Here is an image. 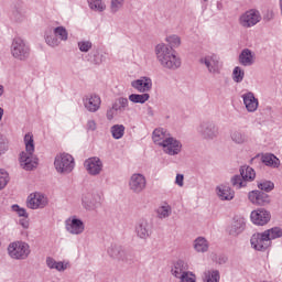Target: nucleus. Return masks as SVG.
<instances>
[{
    "mask_svg": "<svg viewBox=\"0 0 282 282\" xmlns=\"http://www.w3.org/2000/svg\"><path fill=\"white\" fill-rule=\"evenodd\" d=\"M248 199L253 206H268L270 204V195L259 189L249 192Z\"/></svg>",
    "mask_w": 282,
    "mask_h": 282,
    "instance_id": "20",
    "label": "nucleus"
},
{
    "mask_svg": "<svg viewBox=\"0 0 282 282\" xmlns=\"http://www.w3.org/2000/svg\"><path fill=\"white\" fill-rule=\"evenodd\" d=\"M46 265L50 270H56L57 272H65L69 267L68 262L56 261L54 258H46Z\"/></svg>",
    "mask_w": 282,
    "mask_h": 282,
    "instance_id": "27",
    "label": "nucleus"
},
{
    "mask_svg": "<svg viewBox=\"0 0 282 282\" xmlns=\"http://www.w3.org/2000/svg\"><path fill=\"white\" fill-rule=\"evenodd\" d=\"M197 131L204 140H215L219 135V128L213 121H203L198 127Z\"/></svg>",
    "mask_w": 282,
    "mask_h": 282,
    "instance_id": "11",
    "label": "nucleus"
},
{
    "mask_svg": "<svg viewBox=\"0 0 282 282\" xmlns=\"http://www.w3.org/2000/svg\"><path fill=\"white\" fill-rule=\"evenodd\" d=\"M55 36L58 39L59 43L61 41H67L68 34L67 30L63 26H57L53 30Z\"/></svg>",
    "mask_w": 282,
    "mask_h": 282,
    "instance_id": "41",
    "label": "nucleus"
},
{
    "mask_svg": "<svg viewBox=\"0 0 282 282\" xmlns=\"http://www.w3.org/2000/svg\"><path fill=\"white\" fill-rule=\"evenodd\" d=\"M31 252L30 245L23 240H15L7 247V253L14 261H25Z\"/></svg>",
    "mask_w": 282,
    "mask_h": 282,
    "instance_id": "5",
    "label": "nucleus"
},
{
    "mask_svg": "<svg viewBox=\"0 0 282 282\" xmlns=\"http://www.w3.org/2000/svg\"><path fill=\"white\" fill-rule=\"evenodd\" d=\"M80 202L84 210L94 213L102 206V193L96 188L86 189L82 194Z\"/></svg>",
    "mask_w": 282,
    "mask_h": 282,
    "instance_id": "3",
    "label": "nucleus"
},
{
    "mask_svg": "<svg viewBox=\"0 0 282 282\" xmlns=\"http://www.w3.org/2000/svg\"><path fill=\"white\" fill-rule=\"evenodd\" d=\"M105 61V55L96 52V53H91L90 55V63H94V65H100L102 64Z\"/></svg>",
    "mask_w": 282,
    "mask_h": 282,
    "instance_id": "45",
    "label": "nucleus"
},
{
    "mask_svg": "<svg viewBox=\"0 0 282 282\" xmlns=\"http://www.w3.org/2000/svg\"><path fill=\"white\" fill-rule=\"evenodd\" d=\"M45 42L50 45V47H58L61 45V40L53 33H48L45 36Z\"/></svg>",
    "mask_w": 282,
    "mask_h": 282,
    "instance_id": "39",
    "label": "nucleus"
},
{
    "mask_svg": "<svg viewBox=\"0 0 282 282\" xmlns=\"http://www.w3.org/2000/svg\"><path fill=\"white\" fill-rule=\"evenodd\" d=\"M116 112L117 111H123L121 108H120V104H118V101H116L115 104H112V107H111Z\"/></svg>",
    "mask_w": 282,
    "mask_h": 282,
    "instance_id": "54",
    "label": "nucleus"
},
{
    "mask_svg": "<svg viewBox=\"0 0 282 282\" xmlns=\"http://www.w3.org/2000/svg\"><path fill=\"white\" fill-rule=\"evenodd\" d=\"M240 175H241L242 180H245L247 182H254V178L257 177V172H254V169H252L248 165H243L240 169Z\"/></svg>",
    "mask_w": 282,
    "mask_h": 282,
    "instance_id": "31",
    "label": "nucleus"
},
{
    "mask_svg": "<svg viewBox=\"0 0 282 282\" xmlns=\"http://www.w3.org/2000/svg\"><path fill=\"white\" fill-rule=\"evenodd\" d=\"M220 275L218 270H207L204 272V282H219Z\"/></svg>",
    "mask_w": 282,
    "mask_h": 282,
    "instance_id": "35",
    "label": "nucleus"
},
{
    "mask_svg": "<svg viewBox=\"0 0 282 282\" xmlns=\"http://www.w3.org/2000/svg\"><path fill=\"white\" fill-rule=\"evenodd\" d=\"M250 219L254 226H268L272 219V214L265 208H257L251 212Z\"/></svg>",
    "mask_w": 282,
    "mask_h": 282,
    "instance_id": "14",
    "label": "nucleus"
},
{
    "mask_svg": "<svg viewBox=\"0 0 282 282\" xmlns=\"http://www.w3.org/2000/svg\"><path fill=\"white\" fill-rule=\"evenodd\" d=\"M64 226L66 232L72 237H80L85 234V221L76 215L68 217Z\"/></svg>",
    "mask_w": 282,
    "mask_h": 282,
    "instance_id": "10",
    "label": "nucleus"
},
{
    "mask_svg": "<svg viewBox=\"0 0 282 282\" xmlns=\"http://www.w3.org/2000/svg\"><path fill=\"white\" fill-rule=\"evenodd\" d=\"M83 105L89 113H96V111H99L100 105H102V99L96 94L86 95L83 97Z\"/></svg>",
    "mask_w": 282,
    "mask_h": 282,
    "instance_id": "18",
    "label": "nucleus"
},
{
    "mask_svg": "<svg viewBox=\"0 0 282 282\" xmlns=\"http://www.w3.org/2000/svg\"><path fill=\"white\" fill-rule=\"evenodd\" d=\"M117 102H118L119 107L122 109V111H124V109H127V107H129V99L127 97H119L117 99Z\"/></svg>",
    "mask_w": 282,
    "mask_h": 282,
    "instance_id": "50",
    "label": "nucleus"
},
{
    "mask_svg": "<svg viewBox=\"0 0 282 282\" xmlns=\"http://www.w3.org/2000/svg\"><path fill=\"white\" fill-rule=\"evenodd\" d=\"M148 116H153V108H148Z\"/></svg>",
    "mask_w": 282,
    "mask_h": 282,
    "instance_id": "58",
    "label": "nucleus"
},
{
    "mask_svg": "<svg viewBox=\"0 0 282 282\" xmlns=\"http://www.w3.org/2000/svg\"><path fill=\"white\" fill-rule=\"evenodd\" d=\"M91 42L90 41H79L78 42V47L82 52H89L91 50Z\"/></svg>",
    "mask_w": 282,
    "mask_h": 282,
    "instance_id": "47",
    "label": "nucleus"
},
{
    "mask_svg": "<svg viewBox=\"0 0 282 282\" xmlns=\"http://www.w3.org/2000/svg\"><path fill=\"white\" fill-rule=\"evenodd\" d=\"M8 186V172L6 170H0V191Z\"/></svg>",
    "mask_w": 282,
    "mask_h": 282,
    "instance_id": "46",
    "label": "nucleus"
},
{
    "mask_svg": "<svg viewBox=\"0 0 282 282\" xmlns=\"http://www.w3.org/2000/svg\"><path fill=\"white\" fill-rule=\"evenodd\" d=\"M205 2L208 1V0H204Z\"/></svg>",
    "mask_w": 282,
    "mask_h": 282,
    "instance_id": "59",
    "label": "nucleus"
},
{
    "mask_svg": "<svg viewBox=\"0 0 282 282\" xmlns=\"http://www.w3.org/2000/svg\"><path fill=\"white\" fill-rule=\"evenodd\" d=\"M3 120V108L0 107V122Z\"/></svg>",
    "mask_w": 282,
    "mask_h": 282,
    "instance_id": "56",
    "label": "nucleus"
},
{
    "mask_svg": "<svg viewBox=\"0 0 282 282\" xmlns=\"http://www.w3.org/2000/svg\"><path fill=\"white\" fill-rule=\"evenodd\" d=\"M8 149H10L8 139L0 134V158L1 155H6V153H8Z\"/></svg>",
    "mask_w": 282,
    "mask_h": 282,
    "instance_id": "44",
    "label": "nucleus"
},
{
    "mask_svg": "<svg viewBox=\"0 0 282 282\" xmlns=\"http://www.w3.org/2000/svg\"><path fill=\"white\" fill-rule=\"evenodd\" d=\"M137 237L147 240L153 232V225L148 219H141L135 226Z\"/></svg>",
    "mask_w": 282,
    "mask_h": 282,
    "instance_id": "19",
    "label": "nucleus"
},
{
    "mask_svg": "<svg viewBox=\"0 0 282 282\" xmlns=\"http://www.w3.org/2000/svg\"><path fill=\"white\" fill-rule=\"evenodd\" d=\"M209 243L208 240H206V238L204 237H197L194 241H193V248L195 250V252H208V248H209Z\"/></svg>",
    "mask_w": 282,
    "mask_h": 282,
    "instance_id": "29",
    "label": "nucleus"
},
{
    "mask_svg": "<svg viewBox=\"0 0 282 282\" xmlns=\"http://www.w3.org/2000/svg\"><path fill=\"white\" fill-rule=\"evenodd\" d=\"M171 274L178 282H197V275L188 270V264L182 260L176 261L171 269Z\"/></svg>",
    "mask_w": 282,
    "mask_h": 282,
    "instance_id": "6",
    "label": "nucleus"
},
{
    "mask_svg": "<svg viewBox=\"0 0 282 282\" xmlns=\"http://www.w3.org/2000/svg\"><path fill=\"white\" fill-rule=\"evenodd\" d=\"M128 186L129 191L134 193V195L144 193L148 186L147 175L140 172L132 173L128 180Z\"/></svg>",
    "mask_w": 282,
    "mask_h": 282,
    "instance_id": "9",
    "label": "nucleus"
},
{
    "mask_svg": "<svg viewBox=\"0 0 282 282\" xmlns=\"http://www.w3.org/2000/svg\"><path fill=\"white\" fill-rule=\"evenodd\" d=\"M170 138L171 134L163 128H156L152 133V140L158 147H162Z\"/></svg>",
    "mask_w": 282,
    "mask_h": 282,
    "instance_id": "24",
    "label": "nucleus"
},
{
    "mask_svg": "<svg viewBox=\"0 0 282 282\" xmlns=\"http://www.w3.org/2000/svg\"><path fill=\"white\" fill-rule=\"evenodd\" d=\"M281 227H273L265 229L262 232H256L250 239L251 248H253V250H258V252H265V250L272 246V241H274V239H281Z\"/></svg>",
    "mask_w": 282,
    "mask_h": 282,
    "instance_id": "2",
    "label": "nucleus"
},
{
    "mask_svg": "<svg viewBox=\"0 0 282 282\" xmlns=\"http://www.w3.org/2000/svg\"><path fill=\"white\" fill-rule=\"evenodd\" d=\"M106 118L111 122L116 118V111L112 108H108L106 111Z\"/></svg>",
    "mask_w": 282,
    "mask_h": 282,
    "instance_id": "51",
    "label": "nucleus"
},
{
    "mask_svg": "<svg viewBox=\"0 0 282 282\" xmlns=\"http://www.w3.org/2000/svg\"><path fill=\"white\" fill-rule=\"evenodd\" d=\"M243 230H246V221L242 218L234 220L228 228V232L232 237L241 235Z\"/></svg>",
    "mask_w": 282,
    "mask_h": 282,
    "instance_id": "26",
    "label": "nucleus"
},
{
    "mask_svg": "<svg viewBox=\"0 0 282 282\" xmlns=\"http://www.w3.org/2000/svg\"><path fill=\"white\" fill-rule=\"evenodd\" d=\"M261 12L257 9H249L242 12L238 17V24L243 30H250V28H254L258 23H261Z\"/></svg>",
    "mask_w": 282,
    "mask_h": 282,
    "instance_id": "7",
    "label": "nucleus"
},
{
    "mask_svg": "<svg viewBox=\"0 0 282 282\" xmlns=\"http://www.w3.org/2000/svg\"><path fill=\"white\" fill-rule=\"evenodd\" d=\"M241 99L248 113H257V111H259V98L254 96V93L247 91L241 95Z\"/></svg>",
    "mask_w": 282,
    "mask_h": 282,
    "instance_id": "17",
    "label": "nucleus"
},
{
    "mask_svg": "<svg viewBox=\"0 0 282 282\" xmlns=\"http://www.w3.org/2000/svg\"><path fill=\"white\" fill-rule=\"evenodd\" d=\"M3 91H4L3 85H0V97L3 96Z\"/></svg>",
    "mask_w": 282,
    "mask_h": 282,
    "instance_id": "57",
    "label": "nucleus"
},
{
    "mask_svg": "<svg viewBox=\"0 0 282 282\" xmlns=\"http://www.w3.org/2000/svg\"><path fill=\"white\" fill-rule=\"evenodd\" d=\"M262 162L265 166H272V169H279L281 166V161L274 154L262 155Z\"/></svg>",
    "mask_w": 282,
    "mask_h": 282,
    "instance_id": "33",
    "label": "nucleus"
},
{
    "mask_svg": "<svg viewBox=\"0 0 282 282\" xmlns=\"http://www.w3.org/2000/svg\"><path fill=\"white\" fill-rule=\"evenodd\" d=\"M245 76H246V72L241 67L236 66L234 68L232 78H234L235 83H242Z\"/></svg>",
    "mask_w": 282,
    "mask_h": 282,
    "instance_id": "40",
    "label": "nucleus"
},
{
    "mask_svg": "<svg viewBox=\"0 0 282 282\" xmlns=\"http://www.w3.org/2000/svg\"><path fill=\"white\" fill-rule=\"evenodd\" d=\"M54 169L59 175H69L76 169V161L67 152L58 153L54 159Z\"/></svg>",
    "mask_w": 282,
    "mask_h": 282,
    "instance_id": "4",
    "label": "nucleus"
},
{
    "mask_svg": "<svg viewBox=\"0 0 282 282\" xmlns=\"http://www.w3.org/2000/svg\"><path fill=\"white\" fill-rule=\"evenodd\" d=\"M161 149L163 153H165V155H180L182 153V141L170 135V138L164 142Z\"/></svg>",
    "mask_w": 282,
    "mask_h": 282,
    "instance_id": "16",
    "label": "nucleus"
},
{
    "mask_svg": "<svg viewBox=\"0 0 282 282\" xmlns=\"http://www.w3.org/2000/svg\"><path fill=\"white\" fill-rule=\"evenodd\" d=\"M149 98H151V95L149 93H143V94H131L128 97V100L130 102H133L134 105H144V102L149 101Z\"/></svg>",
    "mask_w": 282,
    "mask_h": 282,
    "instance_id": "32",
    "label": "nucleus"
},
{
    "mask_svg": "<svg viewBox=\"0 0 282 282\" xmlns=\"http://www.w3.org/2000/svg\"><path fill=\"white\" fill-rule=\"evenodd\" d=\"M10 52L17 61H28L30 58V46L21 37L13 39Z\"/></svg>",
    "mask_w": 282,
    "mask_h": 282,
    "instance_id": "8",
    "label": "nucleus"
},
{
    "mask_svg": "<svg viewBox=\"0 0 282 282\" xmlns=\"http://www.w3.org/2000/svg\"><path fill=\"white\" fill-rule=\"evenodd\" d=\"M20 226H22V228H24L25 230L30 228V220L28 219V216H24L20 219Z\"/></svg>",
    "mask_w": 282,
    "mask_h": 282,
    "instance_id": "53",
    "label": "nucleus"
},
{
    "mask_svg": "<svg viewBox=\"0 0 282 282\" xmlns=\"http://www.w3.org/2000/svg\"><path fill=\"white\" fill-rule=\"evenodd\" d=\"M124 7V0H111L110 2V12L116 14Z\"/></svg>",
    "mask_w": 282,
    "mask_h": 282,
    "instance_id": "43",
    "label": "nucleus"
},
{
    "mask_svg": "<svg viewBox=\"0 0 282 282\" xmlns=\"http://www.w3.org/2000/svg\"><path fill=\"white\" fill-rule=\"evenodd\" d=\"M200 65H205L209 74H219L221 66L219 64V56L215 53L205 55L199 58Z\"/></svg>",
    "mask_w": 282,
    "mask_h": 282,
    "instance_id": "12",
    "label": "nucleus"
},
{
    "mask_svg": "<svg viewBox=\"0 0 282 282\" xmlns=\"http://www.w3.org/2000/svg\"><path fill=\"white\" fill-rule=\"evenodd\" d=\"M173 215V207L169 203H162L156 209V216L159 219H169Z\"/></svg>",
    "mask_w": 282,
    "mask_h": 282,
    "instance_id": "28",
    "label": "nucleus"
},
{
    "mask_svg": "<svg viewBox=\"0 0 282 282\" xmlns=\"http://www.w3.org/2000/svg\"><path fill=\"white\" fill-rule=\"evenodd\" d=\"M131 87L140 94H149L153 89L151 77H141L131 82Z\"/></svg>",
    "mask_w": 282,
    "mask_h": 282,
    "instance_id": "21",
    "label": "nucleus"
},
{
    "mask_svg": "<svg viewBox=\"0 0 282 282\" xmlns=\"http://www.w3.org/2000/svg\"><path fill=\"white\" fill-rule=\"evenodd\" d=\"M231 186L234 188L240 189V188H246L248 186V182L243 180V176L240 175H234L230 180Z\"/></svg>",
    "mask_w": 282,
    "mask_h": 282,
    "instance_id": "37",
    "label": "nucleus"
},
{
    "mask_svg": "<svg viewBox=\"0 0 282 282\" xmlns=\"http://www.w3.org/2000/svg\"><path fill=\"white\" fill-rule=\"evenodd\" d=\"M182 46V37L177 34H169L165 36V43L160 42L154 46V56L156 63L169 69L170 72H177L182 67V56L177 53L178 47Z\"/></svg>",
    "mask_w": 282,
    "mask_h": 282,
    "instance_id": "1",
    "label": "nucleus"
},
{
    "mask_svg": "<svg viewBox=\"0 0 282 282\" xmlns=\"http://www.w3.org/2000/svg\"><path fill=\"white\" fill-rule=\"evenodd\" d=\"M175 184H176V186H180V188H182L184 186V175L183 174L176 175Z\"/></svg>",
    "mask_w": 282,
    "mask_h": 282,
    "instance_id": "52",
    "label": "nucleus"
},
{
    "mask_svg": "<svg viewBox=\"0 0 282 282\" xmlns=\"http://www.w3.org/2000/svg\"><path fill=\"white\" fill-rule=\"evenodd\" d=\"M124 129L123 124H113L110 127L112 138L115 140H122V138H124Z\"/></svg>",
    "mask_w": 282,
    "mask_h": 282,
    "instance_id": "34",
    "label": "nucleus"
},
{
    "mask_svg": "<svg viewBox=\"0 0 282 282\" xmlns=\"http://www.w3.org/2000/svg\"><path fill=\"white\" fill-rule=\"evenodd\" d=\"M0 246H1V242H0Z\"/></svg>",
    "mask_w": 282,
    "mask_h": 282,
    "instance_id": "60",
    "label": "nucleus"
},
{
    "mask_svg": "<svg viewBox=\"0 0 282 282\" xmlns=\"http://www.w3.org/2000/svg\"><path fill=\"white\" fill-rule=\"evenodd\" d=\"M88 6L90 10H95V12H104L107 9V4L102 2V0H88Z\"/></svg>",
    "mask_w": 282,
    "mask_h": 282,
    "instance_id": "38",
    "label": "nucleus"
},
{
    "mask_svg": "<svg viewBox=\"0 0 282 282\" xmlns=\"http://www.w3.org/2000/svg\"><path fill=\"white\" fill-rule=\"evenodd\" d=\"M13 213H17L19 217H28V212L25 208H21L19 205H12Z\"/></svg>",
    "mask_w": 282,
    "mask_h": 282,
    "instance_id": "49",
    "label": "nucleus"
},
{
    "mask_svg": "<svg viewBox=\"0 0 282 282\" xmlns=\"http://www.w3.org/2000/svg\"><path fill=\"white\" fill-rule=\"evenodd\" d=\"M230 139L234 142V144H246V142H248V135L246 134V132L241 131V130H234L230 133Z\"/></svg>",
    "mask_w": 282,
    "mask_h": 282,
    "instance_id": "30",
    "label": "nucleus"
},
{
    "mask_svg": "<svg viewBox=\"0 0 282 282\" xmlns=\"http://www.w3.org/2000/svg\"><path fill=\"white\" fill-rule=\"evenodd\" d=\"M24 145H25V151L26 153H34V134L32 132H29L24 135Z\"/></svg>",
    "mask_w": 282,
    "mask_h": 282,
    "instance_id": "36",
    "label": "nucleus"
},
{
    "mask_svg": "<svg viewBox=\"0 0 282 282\" xmlns=\"http://www.w3.org/2000/svg\"><path fill=\"white\" fill-rule=\"evenodd\" d=\"M254 58H256L254 52H252L250 48H245L241 51L239 55V63L243 67H250L254 65Z\"/></svg>",
    "mask_w": 282,
    "mask_h": 282,
    "instance_id": "25",
    "label": "nucleus"
},
{
    "mask_svg": "<svg viewBox=\"0 0 282 282\" xmlns=\"http://www.w3.org/2000/svg\"><path fill=\"white\" fill-rule=\"evenodd\" d=\"M84 169H86L88 175L96 177L97 175H100L102 173V160L97 156L89 158L84 162Z\"/></svg>",
    "mask_w": 282,
    "mask_h": 282,
    "instance_id": "15",
    "label": "nucleus"
},
{
    "mask_svg": "<svg viewBox=\"0 0 282 282\" xmlns=\"http://www.w3.org/2000/svg\"><path fill=\"white\" fill-rule=\"evenodd\" d=\"M20 165L24 169V171H32V169H36L37 162L34 158V153L21 152Z\"/></svg>",
    "mask_w": 282,
    "mask_h": 282,
    "instance_id": "23",
    "label": "nucleus"
},
{
    "mask_svg": "<svg viewBox=\"0 0 282 282\" xmlns=\"http://www.w3.org/2000/svg\"><path fill=\"white\" fill-rule=\"evenodd\" d=\"M215 193L220 202H232L235 199V189L227 184H219L215 188Z\"/></svg>",
    "mask_w": 282,
    "mask_h": 282,
    "instance_id": "22",
    "label": "nucleus"
},
{
    "mask_svg": "<svg viewBox=\"0 0 282 282\" xmlns=\"http://www.w3.org/2000/svg\"><path fill=\"white\" fill-rule=\"evenodd\" d=\"M258 188L264 193H270V191H274V183L272 181H259Z\"/></svg>",
    "mask_w": 282,
    "mask_h": 282,
    "instance_id": "42",
    "label": "nucleus"
},
{
    "mask_svg": "<svg viewBox=\"0 0 282 282\" xmlns=\"http://www.w3.org/2000/svg\"><path fill=\"white\" fill-rule=\"evenodd\" d=\"M47 204V196L40 192L31 193L26 198V206L28 208H31V210H39L41 208H45Z\"/></svg>",
    "mask_w": 282,
    "mask_h": 282,
    "instance_id": "13",
    "label": "nucleus"
},
{
    "mask_svg": "<svg viewBox=\"0 0 282 282\" xmlns=\"http://www.w3.org/2000/svg\"><path fill=\"white\" fill-rule=\"evenodd\" d=\"M112 250H115V252L111 253V257H113L115 259H118L120 251L118 250V248H115Z\"/></svg>",
    "mask_w": 282,
    "mask_h": 282,
    "instance_id": "55",
    "label": "nucleus"
},
{
    "mask_svg": "<svg viewBox=\"0 0 282 282\" xmlns=\"http://www.w3.org/2000/svg\"><path fill=\"white\" fill-rule=\"evenodd\" d=\"M98 122L94 119H88L86 122V131H97Z\"/></svg>",
    "mask_w": 282,
    "mask_h": 282,
    "instance_id": "48",
    "label": "nucleus"
}]
</instances>
